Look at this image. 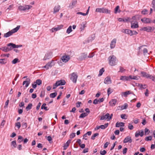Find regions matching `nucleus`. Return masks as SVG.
<instances>
[{"label": "nucleus", "instance_id": "43", "mask_svg": "<svg viewBox=\"0 0 155 155\" xmlns=\"http://www.w3.org/2000/svg\"><path fill=\"white\" fill-rule=\"evenodd\" d=\"M72 31V27L71 26H69L68 28L67 29V33L68 34H69Z\"/></svg>", "mask_w": 155, "mask_h": 155}, {"label": "nucleus", "instance_id": "36", "mask_svg": "<svg viewBox=\"0 0 155 155\" xmlns=\"http://www.w3.org/2000/svg\"><path fill=\"white\" fill-rule=\"evenodd\" d=\"M57 94L56 92L52 93L50 94V97L51 98H53L57 96Z\"/></svg>", "mask_w": 155, "mask_h": 155}, {"label": "nucleus", "instance_id": "23", "mask_svg": "<svg viewBox=\"0 0 155 155\" xmlns=\"http://www.w3.org/2000/svg\"><path fill=\"white\" fill-rule=\"evenodd\" d=\"M117 102V101L116 99H112L110 102L109 104L111 106H114Z\"/></svg>", "mask_w": 155, "mask_h": 155}, {"label": "nucleus", "instance_id": "7", "mask_svg": "<svg viewBox=\"0 0 155 155\" xmlns=\"http://www.w3.org/2000/svg\"><path fill=\"white\" fill-rule=\"evenodd\" d=\"M54 61L52 60L51 62H48L42 68H45L47 70L49 68H51L54 65Z\"/></svg>", "mask_w": 155, "mask_h": 155}, {"label": "nucleus", "instance_id": "8", "mask_svg": "<svg viewBox=\"0 0 155 155\" xmlns=\"http://www.w3.org/2000/svg\"><path fill=\"white\" fill-rule=\"evenodd\" d=\"M144 135V132L143 130H140L136 131L135 133V136L136 137H137L139 136L142 137Z\"/></svg>", "mask_w": 155, "mask_h": 155}, {"label": "nucleus", "instance_id": "63", "mask_svg": "<svg viewBox=\"0 0 155 155\" xmlns=\"http://www.w3.org/2000/svg\"><path fill=\"white\" fill-rule=\"evenodd\" d=\"M130 19H131L130 20L133 21H136L137 20V16H134L132 18H130Z\"/></svg>", "mask_w": 155, "mask_h": 155}, {"label": "nucleus", "instance_id": "56", "mask_svg": "<svg viewBox=\"0 0 155 155\" xmlns=\"http://www.w3.org/2000/svg\"><path fill=\"white\" fill-rule=\"evenodd\" d=\"M107 153V152L105 150H103V151L101 150L100 151V153L101 155H104Z\"/></svg>", "mask_w": 155, "mask_h": 155}, {"label": "nucleus", "instance_id": "51", "mask_svg": "<svg viewBox=\"0 0 155 155\" xmlns=\"http://www.w3.org/2000/svg\"><path fill=\"white\" fill-rule=\"evenodd\" d=\"M152 139V137L151 136H148L146 137L145 138V140L147 141H148L150 140H151Z\"/></svg>", "mask_w": 155, "mask_h": 155}, {"label": "nucleus", "instance_id": "10", "mask_svg": "<svg viewBox=\"0 0 155 155\" xmlns=\"http://www.w3.org/2000/svg\"><path fill=\"white\" fill-rule=\"evenodd\" d=\"M52 56V53L51 52H48L45 55L43 59L44 60H46L49 59L51 58Z\"/></svg>", "mask_w": 155, "mask_h": 155}, {"label": "nucleus", "instance_id": "15", "mask_svg": "<svg viewBox=\"0 0 155 155\" xmlns=\"http://www.w3.org/2000/svg\"><path fill=\"white\" fill-rule=\"evenodd\" d=\"M8 47L12 46L13 48H18L22 47V45H16L12 43H10L7 45Z\"/></svg>", "mask_w": 155, "mask_h": 155}, {"label": "nucleus", "instance_id": "61", "mask_svg": "<svg viewBox=\"0 0 155 155\" xmlns=\"http://www.w3.org/2000/svg\"><path fill=\"white\" fill-rule=\"evenodd\" d=\"M120 70L119 72H124L125 71V70L123 68L120 67Z\"/></svg>", "mask_w": 155, "mask_h": 155}, {"label": "nucleus", "instance_id": "21", "mask_svg": "<svg viewBox=\"0 0 155 155\" xmlns=\"http://www.w3.org/2000/svg\"><path fill=\"white\" fill-rule=\"evenodd\" d=\"M110 114L109 113L106 114L105 115H103L101 117L100 120H103L105 119H107L109 120V118Z\"/></svg>", "mask_w": 155, "mask_h": 155}, {"label": "nucleus", "instance_id": "3", "mask_svg": "<svg viewBox=\"0 0 155 155\" xmlns=\"http://www.w3.org/2000/svg\"><path fill=\"white\" fill-rule=\"evenodd\" d=\"M95 12L100 13L110 14L111 11L105 8H96Z\"/></svg>", "mask_w": 155, "mask_h": 155}, {"label": "nucleus", "instance_id": "50", "mask_svg": "<svg viewBox=\"0 0 155 155\" xmlns=\"http://www.w3.org/2000/svg\"><path fill=\"white\" fill-rule=\"evenodd\" d=\"M99 135L98 133H96L94 134L93 135L91 136V139L92 140H94L95 139V137Z\"/></svg>", "mask_w": 155, "mask_h": 155}, {"label": "nucleus", "instance_id": "4", "mask_svg": "<svg viewBox=\"0 0 155 155\" xmlns=\"http://www.w3.org/2000/svg\"><path fill=\"white\" fill-rule=\"evenodd\" d=\"M32 6L29 5H25L24 6L20 5L18 8L19 10L21 11H25L31 9Z\"/></svg>", "mask_w": 155, "mask_h": 155}, {"label": "nucleus", "instance_id": "35", "mask_svg": "<svg viewBox=\"0 0 155 155\" xmlns=\"http://www.w3.org/2000/svg\"><path fill=\"white\" fill-rule=\"evenodd\" d=\"M34 83L38 85H40L42 84V81L40 79H37L36 80L35 82H34Z\"/></svg>", "mask_w": 155, "mask_h": 155}, {"label": "nucleus", "instance_id": "41", "mask_svg": "<svg viewBox=\"0 0 155 155\" xmlns=\"http://www.w3.org/2000/svg\"><path fill=\"white\" fill-rule=\"evenodd\" d=\"M46 105V104H45V103L43 104L41 107V109H44L46 110H48V107H45Z\"/></svg>", "mask_w": 155, "mask_h": 155}, {"label": "nucleus", "instance_id": "52", "mask_svg": "<svg viewBox=\"0 0 155 155\" xmlns=\"http://www.w3.org/2000/svg\"><path fill=\"white\" fill-rule=\"evenodd\" d=\"M5 120H3L2 122V123L1 124V125H0V127L1 128H3L4 126V125L5 124Z\"/></svg>", "mask_w": 155, "mask_h": 155}, {"label": "nucleus", "instance_id": "12", "mask_svg": "<svg viewBox=\"0 0 155 155\" xmlns=\"http://www.w3.org/2000/svg\"><path fill=\"white\" fill-rule=\"evenodd\" d=\"M63 25H58L57 26V27L56 28H52V32H53L54 31H57L58 30H59L61 29L63 27Z\"/></svg>", "mask_w": 155, "mask_h": 155}, {"label": "nucleus", "instance_id": "28", "mask_svg": "<svg viewBox=\"0 0 155 155\" xmlns=\"http://www.w3.org/2000/svg\"><path fill=\"white\" fill-rule=\"evenodd\" d=\"M141 73L142 74V77H145L147 78H148L149 74L144 71H141Z\"/></svg>", "mask_w": 155, "mask_h": 155}, {"label": "nucleus", "instance_id": "6", "mask_svg": "<svg viewBox=\"0 0 155 155\" xmlns=\"http://www.w3.org/2000/svg\"><path fill=\"white\" fill-rule=\"evenodd\" d=\"M131 28H138L139 27L138 22L137 21H130Z\"/></svg>", "mask_w": 155, "mask_h": 155}, {"label": "nucleus", "instance_id": "26", "mask_svg": "<svg viewBox=\"0 0 155 155\" xmlns=\"http://www.w3.org/2000/svg\"><path fill=\"white\" fill-rule=\"evenodd\" d=\"M61 7L59 5H57L55 6L54 8L53 13L55 14L57 12H58L60 9Z\"/></svg>", "mask_w": 155, "mask_h": 155}, {"label": "nucleus", "instance_id": "57", "mask_svg": "<svg viewBox=\"0 0 155 155\" xmlns=\"http://www.w3.org/2000/svg\"><path fill=\"white\" fill-rule=\"evenodd\" d=\"M148 12V10L146 9H144L141 12V13L142 14L145 15L147 14Z\"/></svg>", "mask_w": 155, "mask_h": 155}, {"label": "nucleus", "instance_id": "13", "mask_svg": "<svg viewBox=\"0 0 155 155\" xmlns=\"http://www.w3.org/2000/svg\"><path fill=\"white\" fill-rule=\"evenodd\" d=\"M141 20L144 23H148L151 22L150 19L148 18H142Z\"/></svg>", "mask_w": 155, "mask_h": 155}, {"label": "nucleus", "instance_id": "29", "mask_svg": "<svg viewBox=\"0 0 155 155\" xmlns=\"http://www.w3.org/2000/svg\"><path fill=\"white\" fill-rule=\"evenodd\" d=\"M124 123L123 122H117L116 124V127H124Z\"/></svg>", "mask_w": 155, "mask_h": 155}, {"label": "nucleus", "instance_id": "62", "mask_svg": "<svg viewBox=\"0 0 155 155\" xmlns=\"http://www.w3.org/2000/svg\"><path fill=\"white\" fill-rule=\"evenodd\" d=\"M126 116V115L125 114H121L120 115V117H121V118L123 119H127V118L125 117Z\"/></svg>", "mask_w": 155, "mask_h": 155}, {"label": "nucleus", "instance_id": "17", "mask_svg": "<svg viewBox=\"0 0 155 155\" xmlns=\"http://www.w3.org/2000/svg\"><path fill=\"white\" fill-rule=\"evenodd\" d=\"M87 57V54L85 53H83L81 54V55L79 57V59L80 60H83L85 59Z\"/></svg>", "mask_w": 155, "mask_h": 155}, {"label": "nucleus", "instance_id": "24", "mask_svg": "<svg viewBox=\"0 0 155 155\" xmlns=\"http://www.w3.org/2000/svg\"><path fill=\"white\" fill-rule=\"evenodd\" d=\"M77 3V0H73L71 3L70 4L69 7L71 8H74V6Z\"/></svg>", "mask_w": 155, "mask_h": 155}, {"label": "nucleus", "instance_id": "53", "mask_svg": "<svg viewBox=\"0 0 155 155\" xmlns=\"http://www.w3.org/2000/svg\"><path fill=\"white\" fill-rule=\"evenodd\" d=\"M18 59L17 58H15L12 61V63L13 64H16L18 61Z\"/></svg>", "mask_w": 155, "mask_h": 155}, {"label": "nucleus", "instance_id": "27", "mask_svg": "<svg viewBox=\"0 0 155 155\" xmlns=\"http://www.w3.org/2000/svg\"><path fill=\"white\" fill-rule=\"evenodd\" d=\"M71 142V140H69L64 144V145L63 146L64 150H66L67 149V147L69 146Z\"/></svg>", "mask_w": 155, "mask_h": 155}, {"label": "nucleus", "instance_id": "19", "mask_svg": "<svg viewBox=\"0 0 155 155\" xmlns=\"http://www.w3.org/2000/svg\"><path fill=\"white\" fill-rule=\"evenodd\" d=\"M27 80L24 81L23 83V85L25 84V87H27L29 86V84H30L31 81L30 79L28 78L27 79Z\"/></svg>", "mask_w": 155, "mask_h": 155}, {"label": "nucleus", "instance_id": "30", "mask_svg": "<svg viewBox=\"0 0 155 155\" xmlns=\"http://www.w3.org/2000/svg\"><path fill=\"white\" fill-rule=\"evenodd\" d=\"M120 80L122 81H129L128 78L126 76H121Z\"/></svg>", "mask_w": 155, "mask_h": 155}, {"label": "nucleus", "instance_id": "1", "mask_svg": "<svg viewBox=\"0 0 155 155\" xmlns=\"http://www.w3.org/2000/svg\"><path fill=\"white\" fill-rule=\"evenodd\" d=\"M20 27V26L19 25L17 27L14 28L11 31L5 34H4V37L5 38H7L11 36L13 34L16 32L19 29Z\"/></svg>", "mask_w": 155, "mask_h": 155}, {"label": "nucleus", "instance_id": "48", "mask_svg": "<svg viewBox=\"0 0 155 155\" xmlns=\"http://www.w3.org/2000/svg\"><path fill=\"white\" fill-rule=\"evenodd\" d=\"M81 27L80 28V29L81 31L84 29V28L86 27V26L85 25V24L84 23H82V24L81 25Z\"/></svg>", "mask_w": 155, "mask_h": 155}, {"label": "nucleus", "instance_id": "38", "mask_svg": "<svg viewBox=\"0 0 155 155\" xmlns=\"http://www.w3.org/2000/svg\"><path fill=\"white\" fill-rule=\"evenodd\" d=\"M88 115V114L87 113H84L81 114L79 116L80 118H83L84 117L87 116Z\"/></svg>", "mask_w": 155, "mask_h": 155}, {"label": "nucleus", "instance_id": "37", "mask_svg": "<svg viewBox=\"0 0 155 155\" xmlns=\"http://www.w3.org/2000/svg\"><path fill=\"white\" fill-rule=\"evenodd\" d=\"M1 50H2V51H4L5 52H8L9 51L8 49V47H2L1 48Z\"/></svg>", "mask_w": 155, "mask_h": 155}, {"label": "nucleus", "instance_id": "45", "mask_svg": "<svg viewBox=\"0 0 155 155\" xmlns=\"http://www.w3.org/2000/svg\"><path fill=\"white\" fill-rule=\"evenodd\" d=\"M104 70L103 68H102L99 71V74L98 76H101L103 72H104Z\"/></svg>", "mask_w": 155, "mask_h": 155}, {"label": "nucleus", "instance_id": "44", "mask_svg": "<svg viewBox=\"0 0 155 155\" xmlns=\"http://www.w3.org/2000/svg\"><path fill=\"white\" fill-rule=\"evenodd\" d=\"M138 86H139L140 89H145L146 87V85L145 84L142 85V84H138Z\"/></svg>", "mask_w": 155, "mask_h": 155}, {"label": "nucleus", "instance_id": "14", "mask_svg": "<svg viewBox=\"0 0 155 155\" xmlns=\"http://www.w3.org/2000/svg\"><path fill=\"white\" fill-rule=\"evenodd\" d=\"M116 41V39L114 38L111 41L110 44V48H113L115 47Z\"/></svg>", "mask_w": 155, "mask_h": 155}, {"label": "nucleus", "instance_id": "58", "mask_svg": "<svg viewBox=\"0 0 155 155\" xmlns=\"http://www.w3.org/2000/svg\"><path fill=\"white\" fill-rule=\"evenodd\" d=\"M75 136V133H73L71 134L70 135V138L72 139L74 138Z\"/></svg>", "mask_w": 155, "mask_h": 155}, {"label": "nucleus", "instance_id": "31", "mask_svg": "<svg viewBox=\"0 0 155 155\" xmlns=\"http://www.w3.org/2000/svg\"><path fill=\"white\" fill-rule=\"evenodd\" d=\"M7 62L6 59L5 58L0 59V64H4Z\"/></svg>", "mask_w": 155, "mask_h": 155}, {"label": "nucleus", "instance_id": "16", "mask_svg": "<svg viewBox=\"0 0 155 155\" xmlns=\"http://www.w3.org/2000/svg\"><path fill=\"white\" fill-rule=\"evenodd\" d=\"M66 83V82L64 80H61L56 82V86H59L60 85H64Z\"/></svg>", "mask_w": 155, "mask_h": 155}, {"label": "nucleus", "instance_id": "5", "mask_svg": "<svg viewBox=\"0 0 155 155\" xmlns=\"http://www.w3.org/2000/svg\"><path fill=\"white\" fill-rule=\"evenodd\" d=\"M71 80L73 81V82L76 83L77 82V80L78 77V76L77 75L76 73L74 72L73 73L71 74Z\"/></svg>", "mask_w": 155, "mask_h": 155}, {"label": "nucleus", "instance_id": "2", "mask_svg": "<svg viewBox=\"0 0 155 155\" xmlns=\"http://www.w3.org/2000/svg\"><path fill=\"white\" fill-rule=\"evenodd\" d=\"M109 64L111 66H114L115 65L117 61L116 60V58L114 55H112L109 57L108 58Z\"/></svg>", "mask_w": 155, "mask_h": 155}, {"label": "nucleus", "instance_id": "11", "mask_svg": "<svg viewBox=\"0 0 155 155\" xmlns=\"http://www.w3.org/2000/svg\"><path fill=\"white\" fill-rule=\"evenodd\" d=\"M132 141V139L130 137L127 136L123 140V142L124 143H126L128 142L131 143Z\"/></svg>", "mask_w": 155, "mask_h": 155}, {"label": "nucleus", "instance_id": "47", "mask_svg": "<svg viewBox=\"0 0 155 155\" xmlns=\"http://www.w3.org/2000/svg\"><path fill=\"white\" fill-rule=\"evenodd\" d=\"M152 7L155 11V0H153L152 2Z\"/></svg>", "mask_w": 155, "mask_h": 155}, {"label": "nucleus", "instance_id": "22", "mask_svg": "<svg viewBox=\"0 0 155 155\" xmlns=\"http://www.w3.org/2000/svg\"><path fill=\"white\" fill-rule=\"evenodd\" d=\"M128 107V104L127 103H125L123 105L121 106H118L119 109L120 110L126 109Z\"/></svg>", "mask_w": 155, "mask_h": 155}, {"label": "nucleus", "instance_id": "20", "mask_svg": "<svg viewBox=\"0 0 155 155\" xmlns=\"http://www.w3.org/2000/svg\"><path fill=\"white\" fill-rule=\"evenodd\" d=\"M111 80L110 77H107L104 80V83L105 84H109L111 83Z\"/></svg>", "mask_w": 155, "mask_h": 155}, {"label": "nucleus", "instance_id": "60", "mask_svg": "<svg viewBox=\"0 0 155 155\" xmlns=\"http://www.w3.org/2000/svg\"><path fill=\"white\" fill-rule=\"evenodd\" d=\"M128 128L129 129H130V130H132L133 129V128H134V127L133 126L131 125V124H129V125H128Z\"/></svg>", "mask_w": 155, "mask_h": 155}, {"label": "nucleus", "instance_id": "39", "mask_svg": "<svg viewBox=\"0 0 155 155\" xmlns=\"http://www.w3.org/2000/svg\"><path fill=\"white\" fill-rule=\"evenodd\" d=\"M11 146H13V147L12 148H15L16 147V143L15 140L13 141L11 143Z\"/></svg>", "mask_w": 155, "mask_h": 155}, {"label": "nucleus", "instance_id": "32", "mask_svg": "<svg viewBox=\"0 0 155 155\" xmlns=\"http://www.w3.org/2000/svg\"><path fill=\"white\" fill-rule=\"evenodd\" d=\"M108 125V124H105L104 125H101L100 126V128L102 129H104L107 127Z\"/></svg>", "mask_w": 155, "mask_h": 155}, {"label": "nucleus", "instance_id": "25", "mask_svg": "<svg viewBox=\"0 0 155 155\" xmlns=\"http://www.w3.org/2000/svg\"><path fill=\"white\" fill-rule=\"evenodd\" d=\"M152 28L150 26L144 27L142 28V30L148 32H150L152 30Z\"/></svg>", "mask_w": 155, "mask_h": 155}, {"label": "nucleus", "instance_id": "18", "mask_svg": "<svg viewBox=\"0 0 155 155\" xmlns=\"http://www.w3.org/2000/svg\"><path fill=\"white\" fill-rule=\"evenodd\" d=\"M104 101V99L103 98H101L99 100L97 99H95L93 101V104H98L99 103L103 102Z\"/></svg>", "mask_w": 155, "mask_h": 155}, {"label": "nucleus", "instance_id": "59", "mask_svg": "<svg viewBox=\"0 0 155 155\" xmlns=\"http://www.w3.org/2000/svg\"><path fill=\"white\" fill-rule=\"evenodd\" d=\"M119 6L118 5L115 8V12H114L116 14L117 13V12H118V9H119Z\"/></svg>", "mask_w": 155, "mask_h": 155}, {"label": "nucleus", "instance_id": "55", "mask_svg": "<svg viewBox=\"0 0 155 155\" xmlns=\"http://www.w3.org/2000/svg\"><path fill=\"white\" fill-rule=\"evenodd\" d=\"M130 20L131 19H130V18L127 17V18L124 19V22H127L128 21H130Z\"/></svg>", "mask_w": 155, "mask_h": 155}, {"label": "nucleus", "instance_id": "64", "mask_svg": "<svg viewBox=\"0 0 155 155\" xmlns=\"http://www.w3.org/2000/svg\"><path fill=\"white\" fill-rule=\"evenodd\" d=\"M22 126L25 128H26L27 127V124L26 122H23L22 124Z\"/></svg>", "mask_w": 155, "mask_h": 155}, {"label": "nucleus", "instance_id": "34", "mask_svg": "<svg viewBox=\"0 0 155 155\" xmlns=\"http://www.w3.org/2000/svg\"><path fill=\"white\" fill-rule=\"evenodd\" d=\"M32 106V104L31 103H29L28 104L27 106L26 107V109L27 111H28L30 110Z\"/></svg>", "mask_w": 155, "mask_h": 155}, {"label": "nucleus", "instance_id": "42", "mask_svg": "<svg viewBox=\"0 0 155 155\" xmlns=\"http://www.w3.org/2000/svg\"><path fill=\"white\" fill-rule=\"evenodd\" d=\"M148 78H149L152 80L154 82H155V76H153L150 74L149 75Z\"/></svg>", "mask_w": 155, "mask_h": 155}, {"label": "nucleus", "instance_id": "49", "mask_svg": "<svg viewBox=\"0 0 155 155\" xmlns=\"http://www.w3.org/2000/svg\"><path fill=\"white\" fill-rule=\"evenodd\" d=\"M107 94L109 96L112 92V89L110 88H109L107 90Z\"/></svg>", "mask_w": 155, "mask_h": 155}, {"label": "nucleus", "instance_id": "9", "mask_svg": "<svg viewBox=\"0 0 155 155\" xmlns=\"http://www.w3.org/2000/svg\"><path fill=\"white\" fill-rule=\"evenodd\" d=\"M70 59V57L68 55L63 56L61 58V59L62 61L65 63L67 62Z\"/></svg>", "mask_w": 155, "mask_h": 155}, {"label": "nucleus", "instance_id": "46", "mask_svg": "<svg viewBox=\"0 0 155 155\" xmlns=\"http://www.w3.org/2000/svg\"><path fill=\"white\" fill-rule=\"evenodd\" d=\"M129 30H130L127 29H123L121 31L123 33H125L128 34L129 35Z\"/></svg>", "mask_w": 155, "mask_h": 155}, {"label": "nucleus", "instance_id": "40", "mask_svg": "<svg viewBox=\"0 0 155 155\" xmlns=\"http://www.w3.org/2000/svg\"><path fill=\"white\" fill-rule=\"evenodd\" d=\"M23 140V137L21 136H19L18 137V142L19 143H20Z\"/></svg>", "mask_w": 155, "mask_h": 155}, {"label": "nucleus", "instance_id": "54", "mask_svg": "<svg viewBox=\"0 0 155 155\" xmlns=\"http://www.w3.org/2000/svg\"><path fill=\"white\" fill-rule=\"evenodd\" d=\"M15 126L17 127L18 129H19L21 127V124L19 122H18L15 123Z\"/></svg>", "mask_w": 155, "mask_h": 155}, {"label": "nucleus", "instance_id": "33", "mask_svg": "<svg viewBox=\"0 0 155 155\" xmlns=\"http://www.w3.org/2000/svg\"><path fill=\"white\" fill-rule=\"evenodd\" d=\"M123 96L124 97H127V95L131 94L130 91H127L124 92L122 93Z\"/></svg>", "mask_w": 155, "mask_h": 155}]
</instances>
